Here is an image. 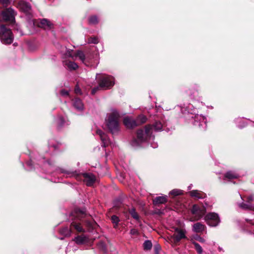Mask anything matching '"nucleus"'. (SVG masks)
<instances>
[{
  "label": "nucleus",
  "mask_w": 254,
  "mask_h": 254,
  "mask_svg": "<svg viewBox=\"0 0 254 254\" xmlns=\"http://www.w3.org/2000/svg\"><path fill=\"white\" fill-rule=\"evenodd\" d=\"M186 232L185 230L180 229L178 228H175V233L171 236L175 243H178L183 239H187L186 236Z\"/></svg>",
  "instance_id": "9"
},
{
  "label": "nucleus",
  "mask_w": 254,
  "mask_h": 254,
  "mask_svg": "<svg viewBox=\"0 0 254 254\" xmlns=\"http://www.w3.org/2000/svg\"><path fill=\"white\" fill-rule=\"evenodd\" d=\"M151 127L152 128V130L154 129L155 131H160L162 130L163 126L161 122H156L155 123L153 126Z\"/></svg>",
  "instance_id": "23"
},
{
  "label": "nucleus",
  "mask_w": 254,
  "mask_h": 254,
  "mask_svg": "<svg viewBox=\"0 0 254 254\" xmlns=\"http://www.w3.org/2000/svg\"><path fill=\"white\" fill-rule=\"evenodd\" d=\"M249 199H250V200H252L253 199V197H252V196L250 197Z\"/></svg>",
  "instance_id": "45"
},
{
  "label": "nucleus",
  "mask_w": 254,
  "mask_h": 254,
  "mask_svg": "<svg viewBox=\"0 0 254 254\" xmlns=\"http://www.w3.org/2000/svg\"><path fill=\"white\" fill-rule=\"evenodd\" d=\"M160 249V247L158 245L155 246V254H159L158 252V250Z\"/></svg>",
  "instance_id": "42"
},
{
  "label": "nucleus",
  "mask_w": 254,
  "mask_h": 254,
  "mask_svg": "<svg viewBox=\"0 0 254 254\" xmlns=\"http://www.w3.org/2000/svg\"><path fill=\"white\" fill-rule=\"evenodd\" d=\"M194 238L195 239H196V240L198 241L200 243H203L205 242V240L203 238H202L201 237H200V236H198L196 235Z\"/></svg>",
  "instance_id": "39"
},
{
  "label": "nucleus",
  "mask_w": 254,
  "mask_h": 254,
  "mask_svg": "<svg viewBox=\"0 0 254 254\" xmlns=\"http://www.w3.org/2000/svg\"><path fill=\"white\" fill-rule=\"evenodd\" d=\"M16 12L12 8H6L0 13V21H9L13 23L15 21Z\"/></svg>",
  "instance_id": "6"
},
{
  "label": "nucleus",
  "mask_w": 254,
  "mask_h": 254,
  "mask_svg": "<svg viewBox=\"0 0 254 254\" xmlns=\"http://www.w3.org/2000/svg\"><path fill=\"white\" fill-rule=\"evenodd\" d=\"M89 22L90 24H95L98 23V20L96 16H92L89 18Z\"/></svg>",
  "instance_id": "34"
},
{
  "label": "nucleus",
  "mask_w": 254,
  "mask_h": 254,
  "mask_svg": "<svg viewBox=\"0 0 254 254\" xmlns=\"http://www.w3.org/2000/svg\"><path fill=\"white\" fill-rule=\"evenodd\" d=\"M191 212L194 218L191 221H197L201 219L206 212V208L204 206L199 207L197 205H193Z\"/></svg>",
  "instance_id": "8"
},
{
  "label": "nucleus",
  "mask_w": 254,
  "mask_h": 254,
  "mask_svg": "<svg viewBox=\"0 0 254 254\" xmlns=\"http://www.w3.org/2000/svg\"><path fill=\"white\" fill-rule=\"evenodd\" d=\"M60 233L65 237H68L70 236L71 231L68 227H64L60 230Z\"/></svg>",
  "instance_id": "24"
},
{
  "label": "nucleus",
  "mask_w": 254,
  "mask_h": 254,
  "mask_svg": "<svg viewBox=\"0 0 254 254\" xmlns=\"http://www.w3.org/2000/svg\"><path fill=\"white\" fill-rule=\"evenodd\" d=\"M151 146H152L153 148H155L157 147L158 145H157V143H151Z\"/></svg>",
  "instance_id": "43"
},
{
  "label": "nucleus",
  "mask_w": 254,
  "mask_h": 254,
  "mask_svg": "<svg viewBox=\"0 0 254 254\" xmlns=\"http://www.w3.org/2000/svg\"><path fill=\"white\" fill-rule=\"evenodd\" d=\"M191 196L197 199L203 198L205 197V194L197 190H193L190 192Z\"/></svg>",
  "instance_id": "20"
},
{
  "label": "nucleus",
  "mask_w": 254,
  "mask_h": 254,
  "mask_svg": "<svg viewBox=\"0 0 254 254\" xmlns=\"http://www.w3.org/2000/svg\"><path fill=\"white\" fill-rule=\"evenodd\" d=\"M130 234L131 235H136L137 236L139 234V232L136 229H132L130 230Z\"/></svg>",
  "instance_id": "38"
},
{
  "label": "nucleus",
  "mask_w": 254,
  "mask_h": 254,
  "mask_svg": "<svg viewBox=\"0 0 254 254\" xmlns=\"http://www.w3.org/2000/svg\"><path fill=\"white\" fill-rule=\"evenodd\" d=\"M225 177L229 179H232L237 178L238 177V175L235 172L229 171L226 173Z\"/></svg>",
  "instance_id": "26"
},
{
  "label": "nucleus",
  "mask_w": 254,
  "mask_h": 254,
  "mask_svg": "<svg viewBox=\"0 0 254 254\" xmlns=\"http://www.w3.org/2000/svg\"><path fill=\"white\" fill-rule=\"evenodd\" d=\"M124 124L127 128H132L137 126L136 121L129 117H126L124 119Z\"/></svg>",
  "instance_id": "16"
},
{
  "label": "nucleus",
  "mask_w": 254,
  "mask_h": 254,
  "mask_svg": "<svg viewBox=\"0 0 254 254\" xmlns=\"http://www.w3.org/2000/svg\"><path fill=\"white\" fill-rule=\"evenodd\" d=\"M38 25L45 29H51L53 27V24L51 21L45 18L40 19Z\"/></svg>",
  "instance_id": "14"
},
{
  "label": "nucleus",
  "mask_w": 254,
  "mask_h": 254,
  "mask_svg": "<svg viewBox=\"0 0 254 254\" xmlns=\"http://www.w3.org/2000/svg\"><path fill=\"white\" fill-rule=\"evenodd\" d=\"M64 64L69 70H75L78 67V65L74 62L65 61Z\"/></svg>",
  "instance_id": "22"
},
{
  "label": "nucleus",
  "mask_w": 254,
  "mask_h": 254,
  "mask_svg": "<svg viewBox=\"0 0 254 254\" xmlns=\"http://www.w3.org/2000/svg\"><path fill=\"white\" fill-rule=\"evenodd\" d=\"M190 189H191V186H189V189L190 190Z\"/></svg>",
  "instance_id": "46"
},
{
  "label": "nucleus",
  "mask_w": 254,
  "mask_h": 254,
  "mask_svg": "<svg viewBox=\"0 0 254 254\" xmlns=\"http://www.w3.org/2000/svg\"><path fill=\"white\" fill-rule=\"evenodd\" d=\"M111 220L112 223L114 224V228H116L118 225V223L120 221V219L116 215H113L111 217Z\"/></svg>",
  "instance_id": "28"
},
{
  "label": "nucleus",
  "mask_w": 254,
  "mask_h": 254,
  "mask_svg": "<svg viewBox=\"0 0 254 254\" xmlns=\"http://www.w3.org/2000/svg\"><path fill=\"white\" fill-rule=\"evenodd\" d=\"M192 244L194 245L195 250L198 254H202L203 250L201 247L197 243L193 242Z\"/></svg>",
  "instance_id": "31"
},
{
  "label": "nucleus",
  "mask_w": 254,
  "mask_h": 254,
  "mask_svg": "<svg viewBox=\"0 0 254 254\" xmlns=\"http://www.w3.org/2000/svg\"><path fill=\"white\" fill-rule=\"evenodd\" d=\"M74 91L76 94H81V90L78 86H76V87H75Z\"/></svg>",
  "instance_id": "41"
},
{
  "label": "nucleus",
  "mask_w": 254,
  "mask_h": 254,
  "mask_svg": "<svg viewBox=\"0 0 254 254\" xmlns=\"http://www.w3.org/2000/svg\"><path fill=\"white\" fill-rule=\"evenodd\" d=\"M0 40L3 44H10L13 40V36L11 31L4 25L0 26Z\"/></svg>",
  "instance_id": "5"
},
{
  "label": "nucleus",
  "mask_w": 254,
  "mask_h": 254,
  "mask_svg": "<svg viewBox=\"0 0 254 254\" xmlns=\"http://www.w3.org/2000/svg\"><path fill=\"white\" fill-rule=\"evenodd\" d=\"M73 241L78 245H82L88 242V238L85 235H82L75 237Z\"/></svg>",
  "instance_id": "18"
},
{
  "label": "nucleus",
  "mask_w": 254,
  "mask_h": 254,
  "mask_svg": "<svg viewBox=\"0 0 254 254\" xmlns=\"http://www.w3.org/2000/svg\"><path fill=\"white\" fill-rule=\"evenodd\" d=\"M204 220L210 226H217L220 223V220L218 214L214 212L208 213L204 217Z\"/></svg>",
  "instance_id": "7"
},
{
  "label": "nucleus",
  "mask_w": 254,
  "mask_h": 254,
  "mask_svg": "<svg viewBox=\"0 0 254 254\" xmlns=\"http://www.w3.org/2000/svg\"><path fill=\"white\" fill-rule=\"evenodd\" d=\"M73 107L78 111H82L84 109V105L81 100L79 98H75L72 103Z\"/></svg>",
  "instance_id": "19"
},
{
  "label": "nucleus",
  "mask_w": 254,
  "mask_h": 254,
  "mask_svg": "<svg viewBox=\"0 0 254 254\" xmlns=\"http://www.w3.org/2000/svg\"><path fill=\"white\" fill-rule=\"evenodd\" d=\"M239 127H242L243 126H239Z\"/></svg>",
  "instance_id": "47"
},
{
  "label": "nucleus",
  "mask_w": 254,
  "mask_h": 254,
  "mask_svg": "<svg viewBox=\"0 0 254 254\" xmlns=\"http://www.w3.org/2000/svg\"><path fill=\"white\" fill-rule=\"evenodd\" d=\"M205 228V226L200 222L196 223L192 226V231L195 233H201Z\"/></svg>",
  "instance_id": "17"
},
{
  "label": "nucleus",
  "mask_w": 254,
  "mask_h": 254,
  "mask_svg": "<svg viewBox=\"0 0 254 254\" xmlns=\"http://www.w3.org/2000/svg\"><path fill=\"white\" fill-rule=\"evenodd\" d=\"M115 84L114 79L111 76L103 75L100 80L99 86L94 88L91 91L94 94L99 89L106 90L111 88Z\"/></svg>",
  "instance_id": "3"
},
{
  "label": "nucleus",
  "mask_w": 254,
  "mask_h": 254,
  "mask_svg": "<svg viewBox=\"0 0 254 254\" xmlns=\"http://www.w3.org/2000/svg\"><path fill=\"white\" fill-rule=\"evenodd\" d=\"M129 212L131 216L135 220H139V216L137 213L136 212L134 208H132L129 210Z\"/></svg>",
  "instance_id": "27"
},
{
  "label": "nucleus",
  "mask_w": 254,
  "mask_h": 254,
  "mask_svg": "<svg viewBox=\"0 0 254 254\" xmlns=\"http://www.w3.org/2000/svg\"><path fill=\"white\" fill-rule=\"evenodd\" d=\"M194 126H198L201 130H205L206 128V120L204 116L201 115H196L194 117Z\"/></svg>",
  "instance_id": "10"
},
{
  "label": "nucleus",
  "mask_w": 254,
  "mask_h": 254,
  "mask_svg": "<svg viewBox=\"0 0 254 254\" xmlns=\"http://www.w3.org/2000/svg\"><path fill=\"white\" fill-rule=\"evenodd\" d=\"M97 134L99 135L101 140L102 141V146L103 147L108 146L109 145H112L110 140L109 139L107 135L105 134L101 130L98 129L96 131Z\"/></svg>",
  "instance_id": "13"
},
{
  "label": "nucleus",
  "mask_w": 254,
  "mask_h": 254,
  "mask_svg": "<svg viewBox=\"0 0 254 254\" xmlns=\"http://www.w3.org/2000/svg\"><path fill=\"white\" fill-rule=\"evenodd\" d=\"M11 0H0V2L4 6H6L11 2Z\"/></svg>",
  "instance_id": "37"
},
{
  "label": "nucleus",
  "mask_w": 254,
  "mask_h": 254,
  "mask_svg": "<svg viewBox=\"0 0 254 254\" xmlns=\"http://www.w3.org/2000/svg\"><path fill=\"white\" fill-rule=\"evenodd\" d=\"M87 225L88 226H91V225H91V223H90V222H87Z\"/></svg>",
  "instance_id": "44"
},
{
  "label": "nucleus",
  "mask_w": 254,
  "mask_h": 254,
  "mask_svg": "<svg viewBox=\"0 0 254 254\" xmlns=\"http://www.w3.org/2000/svg\"><path fill=\"white\" fill-rule=\"evenodd\" d=\"M146 121V118L144 115H141L139 116L136 120L137 125L139 124L144 123Z\"/></svg>",
  "instance_id": "29"
},
{
  "label": "nucleus",
  "mask_w": 254,
  "mask_h": 254,
  "mask_svg": "<svg viewBox=\"0 0 254 254\" xmlns=\"http://www.w3.org/2000/svg\"><path fill=\"white\" fill-rule=\"evenodd\" d=\"M86 215L84 210H78L76 212L75 218L71 223L70 226L79 233L84 232L85 229L82 226V220Z\"/></svg>",
  "instance_id": "4"
},
{
  "label": "nucleus",
  "mask_w": 254,
  "mask_h": 254,
  "mask_svg": "<svg viewBox=\"0 0 254 254\" xmlns=\"http://www.w3.org/2000/svg\"><path fill=\"white\" fill-rule=\"evenodd\" d=\"M78 58L82 63L86 65H90L91 64L90 59L86 57L84 53L82 51H77L75 52L74 60Z\"/></svg>",
  "instance_id": "12"
},
{
  "label": "nucleus",
  "mask_w": 254,
  "mask_h": 254,
  "mask_svg": "<svg viewBox=\"0 0 254 254\" xmlns=\"http://www.w3.org/2000/svg\"><path fill=\"white\" fill-rule=\"evenodd\" d=\"M84 181L88 186L93 184L95 181V177L92 174L85 173L83 174Z\"/></svg>",
  "instance_id": "15"
},
{
  "label": "nucleus",
  "mask_w": 254,
  "mask_h": 254,
  "mask_svg": "<svg viewBox=\"0 0 254 254\" xmlns=\"http://www.w3.org/2000/svg\"><path fill=\"white\" fill-rule=\"evenodd\" d=\"M120 114L116 110H112L107 115L105 123L109 131L113 134L120 130Z\"/></svg>",
  "instance_id": "2"
},
{
  "label": "nucleus",
  "mask_w": 254,
  "mask_h": 254,
  "mask_svg": "<svg viewBox=\"0 0 254 254\" xmlns=\"http://www.w3.org/2000/svg\"><path fill=\"white\" fill-rule=\"evenodd\" d=\"M182 193H183V191L181 190H178V189H174L170 192V194L174 195V196H177L179 195H181Z\"/></svg>",
  "instance_id": "32"
},
{
  "label": "nucleus",
  "mask_w": 254,
  "mask_h": 254,
  "mask_svg": "<svg viewBox=\"0 0 254 254\" xmlns=\"http://www.w3.org/2000/svg\"><path fill=\"white\" fill-rule=\"evenodd\" d=\"M15 5L20 10L25 13L30 12L31 9L30 4L23 0H18L15 2Z\"/></svg>",
  "instance_id": "11"
},
{
  "label": "nucleus",
  "mask_w": 254,
  "mask_h": 254,
  "mask_svg": "<svg viewBox=\"0 0 254 254\" xmlns=\"http://www.w3.org/2000/svg\"><path fill=\"white\" fill-rule=\"evenodd\" d=\"M152 245L151 241L146 240L143 243L144 249L146 250H150L152 248Z\"/></svg>",
  "instance_id": "30"
},
{
  "label": "nucleus",
  "mask_w": 254,
  "mask_h": 254,
  "mask_svg": "<svg viewBox=\"0 0 254 254\" xmlns=\"http://www.w3.org/2000/svg\"><path fill=\"white\" fill-rule=\"evenodd\" d=\"M58 124L59 127H62L64 124V120L62 117H60L57 120Z\"/></svg>",
  "instance_id": "36"
},
{
  "label": "nucleus",
  "mask_w": 254,
  "mask_h": 254,
  "mask_svg": "<svg viewBox=\"0 0 254 254\" xmlns=\"http://www.w3.org/2000/svg\"><path fill=\"white\" fill-rule=\"evenodd\" d=\"M65 56L67 57L71 58L73 60H74L75 52H73L72 50H70L69 49L66 50Z\"/></svg>",
  "instance_id": "33"
},
{
  "label": "nucleus",
  "mask_w": 254,
  "mask_h": 254,
  "mask_svg": "<svg viewBox=\"0 0 254 254\" xmlns=\"http://www.w3.org/2000/svg\"><path fill=\"white\" fill-rule=\"evenodd\" d=\"M152 128L151 126L147 125L143 129H140L137 131V138H134L131 141V145L133 147H137L143 142L154 139L152 136Z\"/></svg>",
  "instance_id": "1"
},
{
  "label": "nucleus",
  "mask_w": 254,
  "mask_h": 254,
  "mask_svg": "<svg viewBox=\"0 0 254 254\" xmlns=\"http://www.w3.org/2000/svg\"><path fill=\"white\" fill-rule=\"evenodd\" d=\"M99 40L97 37H90L88 41V43L97 44Z\"/></svg>",
  "instance_id": "35"
},
{
  "label": "nucleus",
  "mask_w": 254,
  "mask_h": 254,
  "mask_svg": "<svg viewBox=\"0 0 254 254\" xmlns=\"http://www.w3.org/2000/svg\"><path fill=\"white\" fill-rule=\"evenodd\" d=\"M167 195H162V196H157L156 198H155L153 200V203L155 205L165 203V202H167Z\"/></svg>",
  "instance_id": "21"
},
{
  "label": "nucleus",
  "mask_w": 254,
  "mask_h": 254,
  "mask_svg": "<svg viewBox=\"0 0 254 254\" xmlns=\"http://www.w3.org/2000/svg\"><path fill=\"white\" fill-rule=\"evenodd\" d=\"M61 94L63 96H68V92L65 90H62L61 91Z\"/></svg>",
  "instance_id": "40"
},
{
  "label": "nucleus",
  "mask_w": 254,
  "mask_h": 254,
  "mask_svg": "<svg viewBox=\"0 0 254 254\" xmlns=\"http://www.w3.org/2000/svg\"><path fill=\"white\" fill-rule=\"evenodd\" d=\"M239 206L243 209H250L254 211V206L250 205L249 204L241 203L239 204Z\"/></svg>",
  "instance_id": "25"
}]
</instances>
